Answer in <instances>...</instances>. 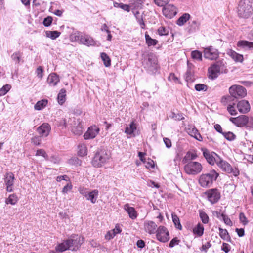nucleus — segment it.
Masks as SVG:
<instances>
[{
	"instance_id": "nucleus-41",
	"label": "nucleus",
	"mask_w": 253,
	"mask_h": 253,
	"mask_svg": "<svg viewBox=\"0 0 253 253\" xmlns=\"http://www.w3.org/2000/svg\"><path fill=\"white\" fill-rule=\"evenodd\" d=\"M101 58L103 61L104 65L108 67L111 65V60L107 54L104 52L101 53Z\"/></svg>"
},
{
	"instance_id": "nucleus-3",
	"label": "nucleus",
	"mask_w": 253,
	"mask_h": 253,
	"mask_svg": "<svg viewBox=\"0 0 253 253\" xmlns=\"http://www.w3.org/2000/svg\"><path fill=\"white\" fill-rule=\"evenodd\" d=\"M219 174L214 170H211L209 173L202 174L199 178V184L203 187H210L215 181Z\"/></svg>"
},
{
	"instance_id": "nucleus-35",
	"label": "nucleus",
	"mask_w": 253,
	"mask_h": 253,
	"mask_svg": "<svg viewBox=\"0 0 253 253\" xmlns=\"http://www.w3.org/2000/svg\"><path fill=\"white\" fill-rule=\"evenodd\" d=\"M145 38L146 43L148 46H151L152 45L155 46L158 42V41L157 40L151 38V37L147 34H145Z\"/></svg>"
},
{
	"instance_id": "nucleus-13",
	"label": "nucleus",
	"mask_w": 253,
	"mask_h": 253,
	"mask_svg": "<svg viewBox=\"0 0 253 253\" xmlns=\"http://www.w3.org/2000/svg\"><path fill=\"white\" fill-rule=\"evenodd\" d=\"M163 14L168 18H172L177 14V8L173 4H167L163 6Z\"/></svg>"
},
{
	"instance_id": "nucleus-2",
	"label": "nucleus",
	"mask_w": 253,
	"mask_h": 253,
	"mask_svg": "<svg viewBox=\"0 0 253 253\" xmlns=\"http://www.w3.org/2000/svg\"><path fill=\"white\" fill-rule=\"evenodd\" d=\"M253 11V3L251 0H240L237 8L239 17L247 18L251 15Z\"/></svg>"
},
{
	"instance_id": "nucleus-25",
	"label": "nucleus",
	"mask_w": 253,
	"mask_h": 253,
	"mask_svg": "<svg viewBox=\"0 0 253 253\" xmlns=\"http://www.w3.org/2000/svg\"><path fill=\"white\" fill-rule=\"evenodd\" d=\"M227 54L230 56L232 59L235 62H242L243 61V56L240 54L233 50L229 49L227 52Z\"/></svg>"
},
{
	"instance_id": "nucleus-9",
	"label": "nucleus",
	"mask_w": 253,
	"mask_h": 253,
	"mask_svg": "<svg viewBox=\"0 0 253 253\" xmlns=\"http://www.w3.org/2000/svg\"><path fill=\"white\" fill-rule=\"evenodd\" d=\"M155 234L157 239L160 242L166 243L170 239L169 233L167 228L164 226H159Z\"/></svg>"
},
{
	"instance_id": "nucleus-33",
	"label": "nucleus",
	"mask_w": 253,
	"mask_h": 253,
	"mask_svg": "<svg viewBox=\"0 0 253 253\" xmlns=\"http://www.w3.org/2000/svg\"><path fill=\"white\" fill-rule=\"evenodd\" d=\"M219 236L223 240L228 242H231V237L226 229L219 228Z\"/></svg>"
},
{
	"instance_id": "nucleus-31",
	"label": "nucleus",
	"mask_w": 253,
	"mask_h": 253,
	"mask_svg": "<svg viewBox=\"0 0 253 253\" xmlns=\"http://www.w3.org/2000/svg\"><path fill=\"white\" fill-rule=\"evenodd\" d=\"M66 91L65 89L62 88L60 90L57 96V100L59 104L62 105L66 101Z\"/></svg>"
},
{
	"instance_id": "nucleus-36",
	"label": "nucleus",
	"mask_w": 253,
	"mask_h": 253,
	"mask_svg": "<svg viewBox=\"0 0 253 253\" xmlns=\"http://www.w3.org/2000/svg\"><path fill=\"white\" fill-rule=\"evenodd\" d=\"M48 101L46 99H42L38 101L34 106V108L36 110H40L44 108L47 104Z\"/></svg>"
},
{
	"instance_id": "nucleus-11",
	"label": "nucleus",
	"mask_w": 253,
	"mask_h": 253,
	"mask_svg": "<svg viewBox=\"0 0 253 253\" xmlns=\"http://www.w3.org/2000/svg\"><path fill=\"white\" fill-rule=\"evenodd\" d=\"M208 200L211 204L216 203L220 198V193L216 188L211 189L205 192Z\"/></svg>"
},
{
	"instance_id": "nucleus-1",
	"label": "nucleus",
	"mask_w": 253,
	"mask_h": 253,
	"mask_svg": "<svg viewBox=\"0 0 253 253\" xmlns=\"http://www.w3.org/2000/svg\"><path fill=\"white\" fill-rule=\"evenodd\" d=\"M229 91L230 95L224 96L222 97L221 102L225 105L232 100V98H242L247 95L245 88L239 85H233L230 87Z\"/></svg>"
},
{
	"instance_id": "nucleus-34",
	"label": "nucleus",
	"mask_w": 253,
	"mask_h": 253,
	"mask_svg": "<svg viewBox=\"0 0 253 253\" xmlns=\"http://www.w3.org/2000/svg\"><path fill=\"white\" fill-rule=\"evenodd\" d=\"M136 129V125L134 122H132L125 128V133L127 135H132Z\"/></svg>"
},
{
	"instance_id": "nucleus-44",
	"label": "nucleus",
	"mask_w": 253,
	"mask_h": 253,
	"mask_svg": "<svg viewBox=\"0 0 253 253\" xmlns=\"http://www.w3.org/2000/svg\"><path fill=\"white\" fill-rule=\"evenodd\" d=\"M113 5L115 7L120 8L124 11H126L127 12H129L130 11V7L128 5L117 2H114Z\"/></svg>"
},
{
	"instance_id": "nucleus-32",
	"label": "nucleus",
	"mask_w": 253,
	"mask_h": 253,
	"mask_svg": "<svg viewBox=\"0 0 253 253\" xmlns=\"http://www.w3.org/2000/svg\"><path fill=\"white\" fill-rule=\"evenodd\" d=\"M190 18V15L189 14L184 13L177 19L176 24L180 26H183L189 20Z\"/></svg>"
},
{
	"instance_id": "nucleus-37",
	"label": "nucleus",
	"mask_w": 253,
	"mask_h": 253,
	"mask_svg": "<svg viewBox=\"0 0 253 253\" xmlns=\"http://www.w3.org/2000/svg\"><path fill=\"white\" fill-rule=\"evenodd\" d=\"M60 34L61 33L57 31H47L45 32L46 36L51 39L52 40L56 39L57 38L60 36Z\"/></svg>"
},
{
	"instance_id": "nucleus-46",
	"label": "nucleus",
	"mask_w": 253,
	"mask_h": 253,
	"mask_svg": "<svg viewBox=\"0 0 253 253\" xmlns=\"http://www.w3.org/2000/svg\"><path fill=\"white\" fill-rule=\"evenodd\" d=\"M191 57L193 59L201 61L202 60V52L198 50H194L191 52Z\"/></svg>"
},
{
	"instance_id": "nucleus-8",
	"label": "nucleus",
	"mask_w": 253,
	"mask_h": 253,
	"mask_svg": "<svg viewBox=\"0 0 253 253\" xmlns=\"http://www.w3.org/2000/svg\"><path fill=\"white\" fill-rule=\"evenodd\" d=\"M216 164L224 172L228 173H232L235 176H237L239 174V170L237 168H232L228 162L223 160L221 158H220Z\"/></svg>"
},
{
	"instance_id": "nucleus-60",
	"label": "nucleus",
	"mask_w": 253,
	"mask_h": 253,
	"mask_svg": "<svg viewBox=\"0 0 253 253\" xmlns=\"http://www.w3.org/2000/svg\"><path fill=\"white\" fill-rule=\"evenodd\" d=\"M52 22V18L51 17L48 16L44 19L43 24L45 27L49 26Z\"/></svg>"
},
{
	"instance_id": "nucleus-20",
	"label": "nucleus",
	"mask_w": 253,
	"mask_h": 253,
	"mask_svg": "<svg viewBox=\"0 0 253 253\" xmlns=\"http://www.w3.org/2000/svg\"><path fill=\"white\" fill-rule=\"evenodd\" d=\"M238 111L243 114L247 113L250 110L251 107L249 102L245 100L239 101L237 105Z\"/></svg>"
},
{
	"instance_id": "nucleus-57",
	"label": "nucleus",
	"mask_w": 253,
	"mask_h": 253,
	"mask_svg": "<svg viewBox=\"0 0 253 253\" xmlns=\"http://www.w3.org/2000/svg\"><path fill=\"white\" fill-rule=\"evenodd\" d=\"M180 241L177 237L173 238L169 244V247L173 248L174 246L178 245Z\"/></svg>"
},
{
	"instance_id": "nucleus-18",
	"label": "nucleus",
	"mask_w": 253,
	"mask_h": 253,
	"mask_svg": "<svg viewBox=\"0 0 253 253\" xmlns=\"http://www.w3.org/2000/svg\"><path fill=\"white\" fill-rule=\"evenodd\" d=\"M99 128L96 126H91L84 133V138L85 140L93 139L99 133Z\"/></svg>"
},
{
	"instance_id": "nucleus-52",
	"label": "nucleus",
	"mask_w": 253,
	"mask_h": 253,
	"mask_svg": "<svg viewBox=\"0 0 253 253\" xmlns=\"http://www.w3.org/2000/svg\"><path fill=\"white\" fill-rule=\"evenodd\" d=\"M195 89L197 91H206L207 90V86L204 84H195Z\"/></svg>"
},
{
	"instance_id": "nucleus-62",
	"label": "nucleus",
	"mask_w": 253,
	"mask_h": 253,
	"mask_svg": "<svg viewBox=\"0 0 253 253\" xmlns=\"http://www.w3.org/2000/svg\"><path fill=\"white\" fill-rule=\"evenodd\" d=\"M239 219L241 222H242L244 225L247 224L248 222L245 215L242 212L240 213L239 214Z\"/></svg>"
},
{
	"instance_id": "nucleus-59",
	"label": "nucleus",
	"mask_w": 253,
	"mask_h": 253,
	"mask_svg": "<svg viewBox=\"0 0 253 253\" xmlns=\"http://www.w3.org/2000/svg\"><path fill=\"white\" fill-rule=\"evenodd\" d=\"M222 219L223 220L225 224H226L227 225L229 226H232V222L230 219L226 216L225 214H222Z\"/></svg>"
},
{
	"instance_id": "nucleus-49",
	"label": "nucleus",
	"mask_w": 253,
	"mask_h": 253,
	"mask_svg": "<svg viewBox=\"0 0 253 253\" xmlns=\"http://www.w3.org/2000/svg\"><path fill=\"white\" fill-rule=\"evenodd\" d=\"M227 104H228V105L227 109L228 112L230 113V114L231 115H236L237 114V112L234 106V105H235V103H233V104H230V103L229 104V103H228Z\"/></svg>"
},
{
	"instance_id": "nucleus-51",
	"label": "nucleus",
	"mask_w": 253,
	"mask_h": 253,
	"mask_svg": "<svg viewBox=\"0 0 253 253\" xmlns=\"http://www.w3.org/2000/svg\"><path fill=\"white\" fill-rule=\"evenodd\" d=\"M157 31L160 36H166L169 34V30L163 26L160 27Z\"/></svg>"
},
{
	"instance_id": "nucleus-24",
	"label": "nucleus",
	"mask_w": 253,
	"mask_h": 253,
	"mask_svg": "<svg viewBox=\"0 0 253 253\" xmlns=\"http://www.w3.org/2000/svg\"><path fill=\"white\" fill-rule=\"evenodd\" d=\"M99 191L97 189H94L90 192H88L85 197L87 200L90 201L91 203H96L98 196Z\"/></svg>"
},
{
	"instance_id": "nucleus-14",
	"label": "nucleus",
	"mask_w": 253,
	"mask_h": 253,
	"mask_svg": "<svg viewBox=\"0 0 253 253\" xmlns=\"http://www.w3.org/2000/svg\"><path fill=\"white\" fill-rule=\"evenodd\" d=\"M158 225L156 223L151 220H145L143 223V229L144 231L150 235L155 234L157 232Z\"/></svg>"
},
{
	"instance_id": "nucleus-6",
	"label": "nucleus",
	"mask_w": 253,
	"mask_h": 253,
	"mask_svg": "<svg viewBox=\"0 0 253 253\" xmlns=\"http://www.w3.org/2000/svg\"><path fill=\"white\" fill-rule=\"evenodd\" d=\"M144 68L150 72L155 73L158 69L157 59L153 54H149L143 61Z\"/></svg>"
},
{
	"instance_id": "nucleus-55",
	"label": "nucleus",
	"mask_w": 253,
	"mask_h": 253,
	"mask_svg": "<svg viewBox=\"0 0 253 253\" xmlns=\"http://www.w3.org/2000/svg\"><path fill=\"white\" fill-rule=\"evenodd\" d=\"M43 69L42 66H39L36 71L37 77L40 79H42L43 76Z\"/></svg>"
},
{
	"instance_id": "nucleus-17",
	"label": "nucleus",
	"mask_w": 253,
	"mask_h": 253,
	"mask_svg": "<svg viewBox=\"0 0 253 253\" xmlns=\"http://www.w3.org/2000/svg\"><path fill=\"white\" fill-rule=\"evenodd\" d=\"M51 130L50 125L47 123H44L37 128V131L42 137H46L49 134Z\"/></svg>"
},
{
	"instance_id": "nucleus-53",
	"label": "nucleus",
	"mask_w": 253,
	"mask_h": 253,
	"mask_svg": "<svg viewBox=\"0 0 253 253\" xmlns=\"http://www.w3.org/2000/svg\"><path fill=\"white\" fill-rule=\"evenodd\" d=\"M170 0H154L155 3L158 6L163 7L166 5Z\"/></svg>"
},
{
	"instance_id": "nucleus-23",
	"label": "nucleus",
	"mask_w": 253,
	"mask_h": 253,
	"mask_svg": "<svg viewBox=\"0 0 253 253\" xmlns=\"http://www.w3.org/2000/svg\"><path fill=\"white\" fill-rule=\"evenodd\" d=\"M80 42L88 46L93 45L95 44L94 40L89 35H81Z\"/></svg>"
},
{
	"instance_id": "nucleus-10",
	"label": "nucleus",
	"mask_w": 253,
	"mask_h": 253,
	"mask_svg": "<svg viewBox=\"0 0 253 253\" xmlns=\"http://www.w3.org/2000/svg\"><path fill=\"white\" fill-rule=\"evenodd\" d=\"M203 154L209 164L213 165L217 164L220 159V157L214 152H210L207 149H202Z\"/></svg>"
},
{
	"instance_id": "nucleus-16",
	"label": "nucleus",
	"mask_w": 253,
	"mask_h": 253,
	"mask_svg": "<svg viewBox=\"0 0 253 253\" xmlns=\"http://www.w3.org/2000/svg\"><path fill=\"white\" fill-rule=\"evenodd\" d=\"M230 121L238 127H243L246 126L249 122V118L244 115H240L236 118H230Z\"/></svg>"
},
{
	"instance_id": "nucleus-12",
	"label": "nucleus",
	"mask_w": 253,
	"mask_h": 253,
	"mask_svg": "<svg viewBox=\"0 0 253 253\" xmlns=\"http://www.w3.org/2000/svg\"><path fill=\"white\" fill-rule=\"evenodd\" d=\"M203 53L205 58L211 60H216L219 57L218 50L211 46L205 48Z\"/></svg>"
},
{
	"instance_id": "nucleus-50",
	"label": "nucleus",
	"mask_w": 253,
	"mask_h": 253,
	"mask_svg": "<svg viewBox=\"0 0 253 253\" xmlns=\"http://www.w3.org/2000/svg\"><path fill=\"white\" fill-rule=\"evenodd\" d=\"M41 136L35 135L31 138V142L36 146L40 145L41 142Z\"/></svg>"
},
{
	"instance_id": "nucleus-39",
	"label": "nucleus",
	"mask_w": 253,
	"mask_h": 253,
	"mask_svg": "<svg viewBox=\"0 0 253 253\" xmlns=\"http://www.w3.org/2000/svg\"><path fill=\"white\" fill-rule=\"evenodd\" d=\"M145 0H131V6L135 9L141 8Z\"/></svg>"
},
{
	"instance_id": "nucleus-48",
	"label": "nucleus",
	"mask_w": 253,
	"mask_h": 253,
	"mask_svg": "<svg viewBox=\"0 0 253 253\" xmlns=\"http://www.w3.org/2000/svg\"><path fill=\"white\" fill-rule=\"evenodd\" d=\"M11 86L10 84H6L0 88V97L6 94L10 89Z\"/></svg>"
},
{
	"instance_id": "nucleus-54",
	"label": "nucleus",
	"mask_w": 253,
	"mask_h": 253,
	"mask_svg": "<svg viewBox=\"0 0 253 253\" xmlns=\"http://www.w3.org/2000/svg\"><path fill=\"white\" fill-rule=\"evenodd\" d=\"M36 156H41L44 157L46 160L48 159V155L43 149H39L37 151Z\"/></svg>"
},
{
	"instance_id": "nucleus-15",
	"label": "nucleus",
	"mask_w": 253,
	"mask_h": 253,
	"mask_svg": "<svg viewBox=\"0 0 253 253\" xmlns=\"http://www.w3.org/2000/svg\"><path fill=\"white\" fill-rule=\"evenodd\" d=\"M69 241L70 249L71 250H76L81 245L83 242V239L80 236L75 235L72 236L70 239H67Z\"/></svg>"
},
{
	"instance_id": "nucleus-40",
	"label": "nucleus",
	"mask_w": 253,
	"mask_h": 253,
	"mask_svg": "<svg viewBox=\"0 0 253 253\" xmlns=\"http://www.w3.org/2000/svg\"><path fill=\"white\" fill-rule=\"evenodd\" d=\"M199 217L204 224H207L209 221V218L207 214L202 210H199Z\"/></svg>"
},
{
	"instance_id": "nucleus-58",
	"label": "nucleus",
	"mask_w": 253,
	"mask_h": 253,
	"mask_svg": "<svg viewBox=\"0 0 253 253\" xmlns=\"http://www.w3.org/2000/svg\"><path fill=\"white\" fill-rule=\"evenodd\" d=\"M57 125L58 126L61 127L62 128H65L66 127V122L65 119H61L59 120H56Z\"/></svg>"
},
{
	"instance_id": "nucleus-30",
	"label": "nucleus",
	"mask_w": 253,
	"mask_h": 253,
	"mask_svg": "<svg viewBox=\"0 0 253 253\" xmlns=\"http://www.w3.org/2000/svg\"><path fill=\"white\" fill-rule=\"evenodd\" d=\"M204 227L202 224L199 223L193 229V234L197 236L200 237L202 236L204 233Z\"/></svg>"
},
{
	"instance_id": "nucleus-43",
	"label": "nucleus",
	"mask_w": 253,
	"mask_h": 253,
	"mask_svg": "<svg viewBox=\"0 0 253 253\" xmlns=\"http://www.w3.org/2000/svg\"><path fill=\"white\" fill-rule=\"evenodd\" d=\"M72 131L75 135H80L83 133L82 125L79 123L77 126H73Z\"/></svg>"
},
{
	"instance_id": "nucleus-45",
	"label": "nucleus",
	"mask_w": 253,
	"mask_h": 253,
	"mask_svg": "<svg viewBox=\"0 0 253 253\" xmlns=\"http://www.w3.org/2000/svg\"><path fill=\"white\" fill-rule=\"evenodd\" d=\"M22 54V53L20 51H16L12 54L11 58L12 60L15 62L16 64H19L20 61Z\"/></svg>"
},
{
	"instance_id": "nucleus-29",
	"label": "nucleus",
	"mask_w": 253,
	"mask_h": 253,
	"mask_svg": "<svg viewBox=\"0 0 253 253\" xmlns=\"http://www.w3.org/2000/svg\"><path fill=\"white\" fill-rule=\"evenodd\" d=\"M78 155L84 157L87 154V148L85 144L80 143L78 145Z\"/></svg>"
},
{
	"instance_id": "nucleus-56",
	"label": "nucleus",
	"mask_w": 253,
	"mask_h": 253,
	"mask_svg": "<svg viewBox=\"0 0 253 253\" xmlns=\"http://www.w3.org/2000/svg\"><path fill=\"white\" fill-rule=\"evenodd\" d=\"M73 186L71 182L70 181L66 185H65L62 189V192L63 194H66L69 191H71L72 189Z\"/></svg>"
},
{
	"instance_id": "nucleus-22",
	"label": "nucleus",
	"mask_w": 253,
	"mask_h": 253,
	"mask_svg": "<svg viewBox=\"0 0 253 253\" xmlns=\"http://www.w3.org/2000/svg\"><path fill=\"white\" fill-rule=\"evenodd\" d=\"M124 209L128 213L130 218L132 220L136 219L138 214L134 207H130L129 204L126 203L124 205Z\"/></svg>"
},
{
	"instance_id": "nucleus-47",
	"label": "nucleus",
	"mask_w": 253,
	"mask_h": 253,
	"mask_svg": "<svg viewBox=\"0 0 253 253\" xmlns=\"http://www.w3.org/2000/svg\"><path fill=\"white\" fill-rule=\"evenodd\" d=\"M224 137L229 141H233L236 138V135L232 132H224L222 134Z\"/></svg>"
},
{
	"instance_id": "nucleus-64",
	"label": "nucleus",
	"mask_w": 253,
	"mask_h": 253,
	"mask_svg": "<svg viewBox=\"0 0 253 253\" xmlns=\"http://www.w3.org/2000/svg\"><path fill=\"white\" fill-rule=\"evenodd\" d=\"M221 250L224 251L226 253H228L230 250V246L227 243H223Z\"/></svg>"
},
{
	"instance_id": "nucleus-5",
	"label": "nucleus",
	"mask_w": 253,
	"mask_h": 253,
	"mask_svg": "<svg viewBox=\"0 0 253 253\" xmlns=\"http://www.w3.org/2000/svg\"><path fill=\"white\" fill-rule=\"evenodd\" d=\"M225 70V67L222 61H219L211 65L208 69L209 77L211 79H214L218 76L220 73H223Z\"/></svg>"
},
{
	"instance_id": "nucleus-28",
	"label": "nucleus",
	"mask_w": 253,
	"mask_h": 253,
	"mask_svg": "<svg viewBox=\"0 0 253 253\" xmlns=\"http://www.w3.org/2000/svg\"><path fill=\"white\" fill-rule=\"evenodd\" d=\"M69 243V241L66 240L62 243L58 244L55 247L56 251L60 252H63L70 249Z\"/></svg>"
},
{
	"instance_id": "nucleus-27",
	"label": "nucleus",
	"mask_w": 253,
	"mask_h": 253,
	"mask_svg": "<svg viewBox=\"0 0 253 253\" xmlns=\"http://www.w3.org/2000/svg\"><path fill=\"white\" fill-rule=\"evenodd\" d=\"M59 81V78L56 73H51L47 78V82L51 86H55Z\"/></svg>"
},
{
	"instance_id": "nucleus-4",
	"label": "nucleus",
	"mask_w": 253,
	"mask_h": 253,
	"mask_svg": "<svg viewBox=\"0 0 253 253\" xmlns=\"http://www.w3.org/2000/svg\"><path fill=\"white\" fill-rule=\"evenodd\" d=\"M110 158L109 154L104 150L96 151L92 160V164L95 167H100L106 163Z\"/></svg>"
},
{
	"instance_id": "nucleus-38",
	"label": "nucleus",
	"mask_w": 253,
	"mask_h": 253,
	"mask_svg": "<svg viewBox=\"0 0 253 253\" xmlns=\"http://www.w3.org/2000/svg\"><path fill=\"white\" fill-rule=\"evenodd\" d=\"M18 201V197L15 194H10L5 200L7 204L15 205Z\"/></svg>"
},
{
	"instance_id": "nucleus-63",
	"label": "nucleus",
	"mask_w": 253,
	"mask_h": 253,
	"mask_svg": "<svg viewBox=\"0 0 253 253\" xmlns=\"http://www.w3.org/2000/svg\"><path fill=\"white\" fill-rule=\"evenodd\" d=\"M168 79L170 81H173L175 83H178L179 79L174 73H170L168 77Z\"/></svg>"
},
{
	"instance_id": "nucleus-7",
	"label": "nucleus",
	"mask_w": 253,
	"mask_h": 253,
	"mask_svg": "<svg viewBox=\"0 0 253 253\" xmlns=\"http://www.w3.org/2000/svg\"><path fill=\"white\" fill-rule=\"evenodd\" d=\"M202 169L201 163L192 161L188 162L184 168L185 172L189 175H196L202 171Z\"/></svg>"
},
{
	"instance_id": "nucleus-19",
	"label": "nucleus",
	"mask_w": 253,
	"mask_h": 253,
	"mask_svg": "<svg viewBox=\"0 0 253 253\" xmlns=\"http://www.w3.org/2000/svg\"><path fill=\"white\" fill-rule=\"evenodd\" d=\"M14 176L11 173H7L5 175L4 182L6 185V191L9 192L13 191V185L14 184Z\"/></svg>"
},
{
	"instance_id": "nucleus-21",
	"label": "nucleus",
	"mask_w": 253,
	"mask_h": 253,
	"mask_svg": "<svg viewBox=\"0 0 253 253\" xmlns=\"http://www.w3.org/2000/svg\"><path fill=\"white\" fill-rule=\"evenodd\" d=\"M187 133L192 137H193L196 140L202 141L203 140L201 134L199 133L197 129L193 126H189L186 128Z\"/></svg>"
},
{
	"instance_id": "nucleus-61",
	"label": "nucleus",
	"mask_w": 253,
	"mask_h": 253,
	"mask_svg": "<svg viewBox=\"0 0 253 253\" xmlns=\"http://www.w3.org/2000/svg\"><path fill=\"white\" fill-rule=\"evenodd\" d=\"M171 117L176 120L180 121L184 119L182 114H175L174 113H172Z\"/></svg>"
},
{
	"instance_id": "nucleus-26",
	"label": "nucleus",
	"mask_w": 253,
	"mask_h": 253,
	"mask_svg": "<svg viewBox=\"0 0 253 253\" xmlns=\"http://www.w3.org/2000/svg\"><path fill=\"white\" fill-rule=\"evenodd\" d=\"M237 46L246 49H253V42L245 40H240L238 41Z\"/></svg>"
},
{
	"instance_id": "nucleus-42",
	"label": "nucleus",
	"mask_w": 253,
	"mask_h": 253,
	"mask_svg": "<svg viewBox=\"0 0 253 253\" xmlns=\"http://www.w3.org/2000/svg\"><path fill=\"white\" fill-rule=\"evenodd\" d=\"M172 219L175 227L179 230H181L182 227L177 215L175 214H172Z\"/></svg>"
}]
</instances>
